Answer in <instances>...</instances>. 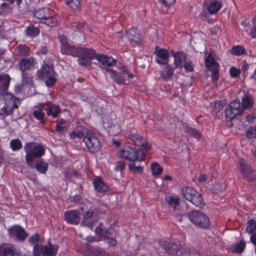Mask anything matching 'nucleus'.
<instances>
[{
    "label": "nucleus",
    "instance_id": "1",
    "mask_svg": "<svg viewBox=\"0 0 256 256\" xmlns=\"http://www.w3.org/2000/svg\"><path fill=\"white\" fill-rule=\"evenodd\" d=\"M26 154L25 159L28 166L34 168L35 158L42 157L45 153V148L42 144L35 145L34 142L26 143L24 146Z\"/></svg>",
    "mask_w": 256,
    "mask_h": 256
},
{
    "label": "nucleus",
    "instance_id": "2",
    "mask_svg": "<svg viewBox=\"0 0 256 256\" xmlns=\"http://www.w3.org/2000/svg\"><path fill=\"white\" fill-rule=\"evenodd\" d=\"M82 138L83 142L90 152H96L100 149V142L92 130L81 127V138Z\"/></svg>",
    "mask_w": 256,
    "mask_h": 256
},
{
    "label": "nucleus",
    "instance_id": "3",
    "mask_svg": "<svg viewBox=\"0 0 256 256\" xmlns=\"http://www.w3.org/2000/svg\"><path fill=\"white\" fill-rule=\"evenodd\" d=\"M146 152L141 148L136 149L131 146H125L116 152L117 156L124 158L131 162L142 161L144 159Z\"/></svg>",
    "mask_w": 256,
    "mask_h": 256
},
{
    "label": "nucleus",
    "instance_id": "4",
    "mask_svg": "<svg viewBox=\"0 0 256 256\" xmlns=\"http://www.w3.org/2000/svg\"><path fill=\"white\" fill-rule=\"evenodd\" d=\"M188 216L190 222L197 227L207 228L210 225V220L208 216L200 210H191L188 213Z\"/></svg>",
    "mask_w": 256,
    "mask_h": 256
},
{
    "label": "nucleus",
    "instance_id": "5",
    "mask_svg": "<svg viewBox=\"0 0 256 256\" xmlns=\"http://www.w3.org/2000/svg\"><path fill=\"white\" fill-rule=\"evenodd\" d=\"M38 74L40 78L46 79L45 83L48 87L52 86L56 80L52 64H44L41 69L38 72Z\"/></svg>",
    "mask_w": 256,
    "mask_h": 256
},
{
    "label": "nucleus",
    "instance_id": "6",
    "mask_svg": "<svg viewBox=\"0 0 256 256\" xmlns=\"http://www.w3.org/2000/svg\"><path fill=\"white\" fill-rule=\"evenodd\" d=\"M96 52L91 48L81 46V66L88 70L92 68V60L98 56Z\"/></svg>",
    "mask_w": 256,
    "mask_h": 256
},
{
    "label": "nucleus",
    "instance_id": "7",
    "mask_svg": "<svg viewBox=\"0 0 256 256\" xmlns=\"http://www.w3.org/2000/svg\"><path fill=\"white\" fill-rule=\"evenodd\" d=\"M59 40L61 44L60 52L63 54L70 55L78 58V62L80 60V50L79 48L70 44L67 42L66 36L64 35H59Z\"/></svg>",
    "mask_w": 256,
    "mask_h": 256
},
{
    "label": "nucleus",
    "instance_id": "8",
    "mask_svg": "<svg viewBox=\"0 0 256 256\" xmlns=\"http://www.w3.org/2000/svg\"><path fill=\"white\" fill-rule=\"evenodd\" d=\"M58 246L48 243L46 246L36 244L33 249L34 256H55Z\"/></svg>",
    "mask_w": 256,
    "mask_h": 256
},
{
    "label": "nucleus",
    "instance_id": "9",
    "mask_svg": "<svg viewBox=\"0 0 256 256\" xmlns=\"http://www.w3.org/2000/svg\"><path fill=\"white\" fill-rule=\"evenodd\" d=\"M243 112L239 100L231 102L225 109L226 117L228 120H231L236 116L242 115Z\"/></svg>",
    "mask_w": 256,
    "mask_h": 256
},
{
    "label": "nucleus",
    "instance_id": "10",
    "mask_svg": "<svg viewBox=\"0 0 256 256\" xmlns=\"http://www.w3.org/2000/svg\"><path fill=\"white\" fill-rule=\"evenodd\" d=\"M160 244L167 254L172 256H177L180 250V245L178 242L168 238L160 242Z\"/></svg>",
    "mask_w": 256,
    "mask_h": 256
},
{
    "label": "nucleus",
    "instance_id": "11",
    "mask_svg": "<svg viewBox=\"0 0 256 256\" xmlns=\"http://www.w3.org/2000/svg\"><path fill=\"white\" fill-rule=\"evenodd\" d=\"M205 64L208 69L212 72L211 77L213 82H216L219 78L218 64L214 60L210 54H208L205 60Z\"/></svg>",
    "mask_w": 256,
    "mask_h": 256
},
{
    "label": "nucleus",
    "instance_id": "12",
    "mask_svg": "<svg viewBox=\"0 0 256 256\" xmlns=\"http://www.w3.org/2000/svg\"><path fill=\"white\" fill-rule=\"evenodd\" d=\"M128 137L136 146L141 147L142 150L145 152L150 149L151 145L142 136L138 133L131 132L129 134Z\"/></svg>",
    "mask_w": 256,
    "mask_h": 256
},
{
    "label": "nucleus",
    "instance_id": "13",
    "mask_svg": "<svg viewBox=\"0 0 256 256\" xmlns=\"http://www.w3.org/2000/svg\"><path fill=\"white\" fill-rule=\"evenodd\" d=\"M106 70L111 73L112 78L118 84H126L125 78L127 74V70L126 69L124 66L120 67V70L121 71L120 72H117L116 71L108 68H106Z\"/></svg>",
    "mask_w": 256,
    "mask_h": 256
},
{
    "label": "nucleus",
    "instance_id": "14",
    "mask_svg": "<svg viewBox=\"0 0 256 256\" xmlns=\"http://www.w3.org/2000/svg\"><path fill=\"white\" fill-rule=\"evenodd\" d=\"M10 236L16 237L19 241H24L28 236L26 230L20 226H14L8 229Z\"/></svg>",
    "mask_w": 256,
    "mask_h": 256
},
{
    "label": "nucleus",
    "instance_id": "15",
    "mask_svg": "<svg viewBox=\"0 0 256 256\" xmlns=\"http://www.w3.org/2000/svg\"><path fill=\"white\" fill-rule=\"evenodd\" d=\"M0 96L6 103L7 108L12 113L13 109L18 108L17 104L19 100L13 95L6 92L0 93Z\"/></svg>",
    "mask_w": 256,
    "mask_h": 256
},
{
    "label": "nucleus",
    "instance_id": "16",
    "mask_svg": "<svg viewBox=\"0 0 256 256\" xmlns=\"http://www.w3.org/2000/svg\"><path fill=\"white\" fill-rule=\"evenodd\" d=\"M154 54L156 56V62L158 64H168L169 56L168 50L156 46Z\"/></svg>",
    "mask_w": 256,
    "mask_h": 256
},
{
    "label": "nucleus",
    "instance_id": "17",
    "mask_svg": "<svg viewBox=\"0 0 256 256\" xmlns=\"http://www.w3.org/2000/svg\"><path fill=\"white\" fill-rule=\"evenodd\" d=\"M254 104V100L251 94L247 91H244L242 97V105H240V108L243 112L246 110L251 108Z\"/></svg>",
    "mask_w": 256,
    "mask_h": 256
},
{
    "label": "nucleus",
    "instance_id": "18",
    "mask_svg": "<svg viewBox=\"0 0 256 256\" xmlns=\"http://www.w3.org/2000/svg\"><path fill=\"white\" fill-rule=\"evenodd\" d=\"M204 4L211 14H216L222 6V0L204 1Z\"/></svg>",
    "mask_w": 256,
    "mask_h": 256
},
{
    "label": "nucleus",
    "instance_id": "19",
    "mask_svg": "<svg viewBox=\"0 0 256 256\" xmlns=\"http://www.w3.org/2000/svg\"><path fill=\"white\" fill-rule=\"evenodd\" d=\"M240 170L243 176L248 180L254 181L256 179V174L250 165L241 163Z\"/></svg>",
    "mask_w": 256,
    "mask_h": 256
},
{
    "label": "nucleus",
    "instance_id": "20",
    "mask_svg": "<svg viewBox=\"0 0 256 256\" xmlns=\"http://www.w3.org/2000/svg\"><path fill=\"white\" fill-rule=\"evenodd\" d=\"M36 62L33 58H23L20 62L18 66L22 72L30 70L34 68Z\"/></svg>",
    "mask_w": 256,
    "mask_h": 256
},
{
    "label": "nucleus",
    "instance_id": "21",
    "mask_svg": "<svg viewBox=\"0 0 256 256\" xmlns=\"http://www.w3.org/2000/svg\"><path fill=\"white\" fill-rule=\"evenodd\" d=\"M81 210L84 212L82 224L86 226L92 228L94 224V222L91 220L94 214L93 209L87 210L86 208L82 206L81 207Z\"/></svg>",
    "mask_w": 256,
    "mask_h": 256
},
{
    "label": "nucleus",
    "instance_id": "22",
    "mask_svg": "<svg viewBox=\"0 0 256 256\" xmlns=\"http://www.w3.org/2000/svg\"><path fill=\"white\" fill-rule=\"evenodd\" d=\"M15 0H0V14H6L12 12V8L4 2H8L10 4H14ZM17 4L22 2V0H16Z\"/></svg>",
    "mask_w": 256,
    "mask_h": 256
},
{
    "label": "nucleus",
    "instance_id": "23",
    "mask_svg": "<svg viewBox=\"0 0 256 256\" xmlns=\"http://www.w3.org/2000/svg\"><path fill=\"white\" fill-rule=\"evenodd\" d=\"M64 219L68 223L77 224L80 222L79 213L78 210L66 211L64 213Z\"/></svg>",
    "mask_w": 256,
    "mask_h": 256
},
{
    "label": "nucleus",
    "instance_id": "24",
    "mask_svg": "<svg viewBox=\"0 0 256 256\" xmlns=\"http://www.w3.org/2000/svg\"><path fill=\"white\" fill-rule=\"evenodd\" d=\"M126 37L131 42L138 43L140 40L139 31L136 28H132L126 32Z\"/></svg>",
    "mask_w": 256,
    "mask_h": 256
},
{
    "label": "nucleus",
    "instance_id": "25",
    "mask_svg": "<svg viewBox=\"0 0 256 256\" xmlns=\"http://www.w3.org/2000/svg\"><path fill=\"white\" fill-rule=\"evenodd\" d=\"M51 14H54V12L48 8H43L36 10L34 16L36 18L40 20V22H42V21L48 18Z\"/></svg>",
    "mask_w": 256,
    "mask_h": 256
},
{
    "label": "nucleus",
    "instance_id": "26",
    "mask_svg": "<svg viewBox=\"0 0 256 256\" xmlns=\"http://www.w3.org/2000/svg\"><path fill=\"white\" fill-rule=\"evenodd\" d=\"M104 126L108 130V132L111 136L118 135L120 132V127L118 124H110L108 121H104Z\"/></svg>",
    "mask_w": 256,
    "mask_h": 256
},
{
    "label": "nucleus",
    "instance_id": "27",
    "mask_svg": "<svg viewBox=\"0 0 256 256\" xmlns=\"http://www.w3.org/2000/svg\"><path fill=\"white\" fill-rule=\"evenodd\" d=\"M10 80L8 74L0 73V93L5 92L7 90Z\"/></svg>",
    "mask_w": 256,
    "mask_h": 256
},
{
    "label": "nucleus",
    "instance_id": "28",
    "mask_svg": "<svg viewBox=\"0 0 256 256\" xmlns=\"http://www.w3.org/2000/svg\"><path fill=\"white\" fill-rule=\"evenodd\" d=\"M172 56L174 57V64L176 68H182L183 62L186 60V54L182 52H178L174 53Z\"/></svg>",
    "mask_w": 256,
    "mask_h": 256
},
{
    "label": "nucleus",
    "instance_id": "29",
    "mask_svg": "<svg viewBox=\"0 0 256 256\" xmlns=\"http://www.w3.org/2000/svg\"><path fill=\"white\" fill-rule=\"evenodd\" d=\"M96 60L104 66H114L116 62V60L112 57L100 54H98V56H96Z\"/></svg>",
    "mask_w": 256,
    "mask_h": 256
},
{
    "label": "nucleus",
    "instance_id": "30",
    "mask_svg": "<svg viewBox=\"0 0 256 256\" xmlns=\"http://www.w3.org/2000/svg\"><path fill=\"white\" fill-rule=\"evenodd\" d=\"M42 106L43 104H41L39 106H36L32 113L33 116L34 117V118L38 120H39L40 123V124L45 123V120L44 119L45 114L43 112L42 108Z\"/></svg>",
    "mask_w": 256,
    "mask_h": 256
},
{
    "label": "nucleus",
    "instance_id": "31",
    "mask_svg": "<svg viewBox=\"0 0 256 256\" xmlns=\"http://www.w3.org/2000/svg\"><path fill=\"white\" fill-rule=\"evenodd\" d=\"M182 192L184 198L190 202H191L193 198L198 192L190 187L184 188Z\"/></svg>",
    "mask_w": 256,
    "mask_h": 256
},
{
    "label": "nucleus",
    "instance_id": "32",
    "mask_svg": "<svg viewBox=\"0 0 256 256\" xmlns=\"http://www.w3.org/2000/svg\"><path fill=\"white\" fill-rule=\"evenodd\" d=\"M246 244L244 241L240 240L238 243L234 244L229 248V251L232 253L240 254L244 250Z\"/></svg>",
    "mask_w": 256,
    "mask_h": 256
},
{
    "label": "nucleus",
    "instance_id": "33",
    "mask_svg": "<svg viewBox=\"0 0 256 256\" xmlns=\"http://www.w3.org/2000/svg\"><path fill=\"white\" fill-rule=\"evenodd\" d=\"M96 190L100 193L106 192L108 190V186L100 178H96L94 181Z\"/></svg>",
    "mask_w": 256,
    "mask_h": 256
},
{
    "label": "nucleus",
    "instance_id": "34",
    "mask_svg": "<svg viewBox=\"0 0 256 256\" xmlns=\"http://www.w3.org/2000/svg\"><path fill=\"white\" fill-rule=\"evenodd\" d=\"M174 74V68L167 65L164 68V72H162L161 76L164 80H170L172 79Z\"/></svg>",
    "mask_w": 256,
    "mask_h": 256
},
{
    "label": "nucleus",
    "instance_id": "35",
    "mask_svg": "<svg viewBox=\"0 0 256 256\" xmlns=\"http://www.w3.org/2000/svg\"><path fill=\"white\" fill-rule=\"evenodd\" d=\"M190 202L195 206L200 208H202L205 205V202L202 196L199 192L193 198V199Z\"/></svg>",
    "mask_w": 256,
    "mask_h": 256
},
{
    "label": "nucleus",
    "instance_id": "36",
    "mask_svg": "<svg viewBox=\"0 0 256 256\" xmlns=\"http://www.w3.org/2000/svg\"><path fill=\"white\" fill-rule=\"evenodd\" d=\"M30 50L26 45L19 46L16 50V54L18 56H26L29 55Z\"/></svg>",
    "mask_w": 256,
    "mask_h": 256
},
{
    "label": "nucleus",
    "instance_id": "37",
    "mask_svg": "<svg viewBox=\"0 0 256 256\" xmlns=\"http://www.w3.org/2000/svg\"><path fill=\"white\" fill-rule=\"evenodd\" d=\"M34 168H36V170L40 172L45 174L48 170V164L42 160H40L36 162V164L35 166H34Z\"/></svg>",
    "mask_w": 256,
    "mask_h": 256
},
{
    "label": "nucleus",
    "instance_id": "38",
    "mask_svg": "<svg viewBox=\"0 0 256 256\" xmlns=\"http://www.w3.org/2000/svg\"><path fill=\"white\" fill-rule=\"evenodd\" d=\"M42 23L49 26H56L58 23V18L54 16V14H51L48 18L42 21Z\"/></svg>",
    "mask_w": 256,
    "mask_h": 256
},
{
    "label": "nucleus",
    "instance_id": "39",
    "mask_svg": "<svg viewBox=\"0 0 256 256\" xmlns=\"http://www.w3.org/2000/svg\"><path fill=\"white\" fill-rule=\"evenodd\" d=\"M182 252L184 256H202L200 252L190 248H186Z\"/></svg>",
    "mask_w": 256,
    "mask_h": 256
},
{
    "label": "nucleus",
    "instance_id": "40",
    "mask_svg": "<svg viewBox=\"0 0 256 256\" xmlns=\"http://www.w3.org/2000/svg\"><path fill=\"white\" fill-rule=\"evenodd\" d=\"M150 170L153 176H158L160 175L162 172V168L158 162H155L152 164Z\"/></svg>",
    "mask_w": 256,
    "mask_h": 256
},
{
    "label": "nucleus",
    "instance_id": "41",
    "mask_svg": "<svg viewBox=\"0 0 256 256\" xmlns=\"http://www.w3.org/2000/svg\"><path fill=\"white\" fill-rule=\"evenodd\" d=\"M128 164V168L129 170L134 173H136L138 174H140L143 172V167L140 166H136L135 164V162H132Z\"/></svg>",
    "mask_w": 256,
    "mask_h": 256
},
{
    "label": "nucleus",
    "instance_id": "42",
    "mask_svg": "<svg viewBox=\"0 0 256 256\" xmlns=\"http://www.w3.org/2000/svg\"><path fill=\"white\" fill-rule=\"evenodd\" d=\"M246 231L248 233H256V220H250L247 222Z\"/></svg>",
    "mask_w": 256,
    "mask_h": 256
},
{
    "label": "nucleus",
    "instance_id": "43",
    "mask_svg": "<svg viewBox=\"0 0 256 256\" xmlns=\"http://www.w3.org/2000/svg\"><path fill=\"white\" fill-rule=\"evenodd\" d=\"M60 110L58 106H52L47 110V114L52 115L53 117L56 118L60 113Z\"/></svg>",
    "mask_w": 256,
    "mask_h": 256
},
{
    "label": "nucleus",
    "instance_id": "44",
    "mask_svg": "<svg viewBox=\"0 0 256 256\" xmlns=\"http://www.w3.org/2000/svg\"><path fill=\"white\" fill-rule=\"evenodd\" d=\"M26 33L27 36L31 37H34L38 34L39 30L38 28L34 26H30L27 28L26 30Z\"/></svg>",
    "mask_w": 256,
    "mask_h": 256
},
{
    "label": "nucleus",
    "instance_id": "45",
    "mask_svg": "<svg viewBox=\"0 0 256 256\" xmlns=\"http://www.w3.org/2000/svg\"><path fill=\"white\" fill-rule=\"evenodd\" d=\"M231 52L232 54L239 56L244 54L246 52V50L243 46H234L232 48Z\"/></svg>",
    "mask_w": 256,
    "mask_h": 256
},
{
    "label": "nucleus",
    "instance_id": "46",
    "mask_svg": "<svg viewBox=\"0 0 256 256\" xmlns=\"http://www.w3.org/2000/svg\"><path fill=\"white\" fill-rule=\"evenodd\" d=\"M65 2L73 10H79L80 2L78 0H65Z\"/></svg>",
    "mask_w": 256,
    "mask_h": 256
},
{
    "label": "nucleus",
    "instance_id": "47",
    "mask_svg": "<svg viewBox=\"0 0 256 256\" xmlns=\"http://www.w3.org/2000/svg\"><path fill=\"white\" fill-rule=\"evenodd\" d=\"M10 145L12 149L14 151L18 150L22 147V143L18 139L12 140L10 142Z\"/></svg>",
    "mask_w": 256,
    "mask_h": 256
},
{
    "label": "nucleus",
    "instance_id": "48",
    "mask_svg": "<svg viewBox=\"0 0 256 256\" xmlns=\"http://www.w3.org/2000/svg\"><path fill=\"white\" fill-rule=\"evenodd\" d=\"M246 136L250 139L256 138V126L248 128L246 132Z\"/></svg>",
    "mask_w": 256,
    "mask_h": 256
},
{
    "label": "nucleus",
    "instance_id": "49",
    "mask_svg": "<svg viewBox=\"0 0 256 256\" xmlns=\"http://www.w3.org/2000/svg\"><path fill=\"white\" fill-rule=\"evenodd\" d=\"M168 204L176 210V206L179 204V199L172 196L170 197L168 201Z\"/></svg>",
    "mask_w": 256,
    "mask_h": 256
},
{
    "label": "nucleus",
    "instance_id": "50",
    "mask_svg": "<svg viewBox=\"0 0 256 256\" xmlns=\"http://www.w3.org/2000/svg\"><path fill=\"white\" fill-rule=\"evenodd\" d=\"M226 104L225 102H216L214 106V110L216 112H220V110H223L224 106Z\"/></svg>",
    "mask_w": 256,
    "mask_h": 256
},
{
    "label": "nucleus",
    "instance_id": "51",
    "mask_svg": "<svg viewBox=\"0 0 256 256\" xmlns=\"http://www.w3.org/2000/svg\"><path fill=\"white\" fill-rule=\"evenodd\" d=\"M230 73L231 77L237 78L239 76L240 73V70L234 67H232L230 70Z\"/></svg>",
    "mask_w": 256,
    "mask_h": 256
},
{
    "label": "nucleus",
    "instance_id": "52",
    "mask_svg": "<svg viewBox=\"0 0 256 256\" xmlns=\"http://www.w3.org/2000/svg\"><path fill=\"white\" fill-rule=\"evenodd\" d=\"M188 133L193 136L196 138H200L201 137V134L198 130L194 128H190L188 129Z\"/></svg>",
    "mask_w": 256,
    "mask_h": 256
},
{
    "label": "nucleus",
    "instance_id": "53",
    "mask_svg": "<svg viewBox=\"0 0 256 256\" xmlns=\"http://www.w3.org/2000/svg\"><path fill=\"white\" fill-rule=\"evenodd\" d=\"M158 2L160 3L165 7H170L175 3L176 0H158Z\"/></svg>",
    "mask_w": 256,
    "mask_h": 256
},
{
    "label": "nucleus",
    "instance_id": "54",
    "mask_svg": "<svg viewBox=\"0 0 256 256\" xmlns=\"http://www.w3.org/2000/svg\"><path fill=\"white\" fill-rule=\"evenodd\" d=\"M184 66L186 72H192L194 70V65L191 60L186 61Z\"/></svg>",
    "mask_w": 256,
    "mask_h": 256
},
{
    "label": "nucleus",
    "instance_id": "55",
    "mask_svg": "<svg viewBox=\"0 0 256 256\" xmlns=\"http://www.w3.org/2000/svg\"><path fill=\"white\" fill-rule=\"evenodd\" d=\"M125 166V162L123 161L120 160L116 163V166H115L114 169L116 171H122L124 168Z\"/></svg>",
    "mask_w": 256,
    "mask_h": 256
},
{
    "label": "nucleus",
    "instance_id": "56",
    "mask_svg": "<svg viewBox=\"0 0 256 256\" xmlns=\"http://www.w3.org/2000/svg\"><path fill=\"white\" fill-rule=\"evenodd\" d=\"M22 76L24 82H27L28 84H31L32 82V78L29 76L28 74L22 72Z\"/></svg>",
    "mask_w": 256,
    "mask_h": 256
},
{
    "label": "nucleus",
    "instance_id": "57",
    "mask_svg": "<svg viewBox=\"0 0 256 256\" xmlns=\"http://www.w3.org/2000/svg\"><path fill=\"white\" fill-rule=\"evenodd\" d=\"M39 240V236L38 234H36L32 235L28 240V242L31 244H36Z\"/></svg>",
    "mask_w": 256,
    "mask_h": 256
},
{
    "label": "nucleus",
    "instance_id": "58",
    "mask_svg": "<svg viewBox=\"0 0 256 256\" xmlns=\"http://www.w3.org/2000/svg\"><path fill=\"white\" fill-rule=\"evenodd\" d=\"M102 226H102V224H100L98 226L96 227V228L95 229V232L97 234L100 235V236H102L104 230L102 228Z\"/></svg>",
    "mask_w": 256,
    "mask_h": 256
},
{
    "label": "nucleus",
    "instance_id": "59",
    "mask_svg": "<svg viewBox=\"0 0 256 256\" xmlns=\"http://www.w3.org/2000/svg\"><path fill=\"white\" fill-rule=\"evenodd\" d=\"M256 119V117L254 114H248L246 117V120L249 123V124L254 123V121Z\"/></svg>",
    "mask_w": 256,
    "mask_h": 256
},
{
    "label": "nucleus",
    "instance_id": "60",
    "mask_svg": "<svg viewBox=\"0 0 256 256\" xmlns=\"http://www.w3.org/2000/svg\"><path fill=\"white\" fill-rule=\"evenodd\" d=\"M252 236L250 238V242L253 244L255 246V248L256 247V233H250Z\"/></svg>",
    "mask_w": 256,
    "mask_h": 256
},
{
    "label": "nucleus",
    "instance_id": "61",
    "mask_svg": "<svg viewBox=\"0 0 256 256\" xmlns=\"http://www.w3.org/2000/svg\"><path fill=\"white\" fill-rule=\"evenodd\" d=\"M104 237L109 239L112 236V234L109 230H104L102 236Z\"/></svg>",
    "mask_w": 256,
    "mask_h": 256
},
{
    "label": "nucleus",
    "instance_id": "62",
    "mask_svg": "<svg viewBox=\"0 0 256 256\" xmlns=\"http://www.w3.org/2000/svg\"><path fill=\"white\" fill-rule=\"evenodd\" d=\"M210 31L212 34H216L220 32V28L219 26H214L212 28H211Z\"/></svg>",
    "mask_w": 256,
    "mask_h": 256
},
{
    "label": "nucleus",
    "instance_id": "63",
    "mask_svg": "<svg viewBox=\"0 0 256 256\" xmlns=\"http://www.w3.org/2000/svg\"><path fill=\"white\" fill-rule=\"evenodd\" d=\"M70 136L71 138H74L76 137H78V138H80V132H72L70 133Z\"/></svg>",
    "mask_w": 256,
    "mask_h": 256
},
{
    "label": "nucleus",
    "instance_id": "64",
    "mask_svg": "<svg viewBox=\"0 0 256 256\" xmlns=\"http://www.w3.org/2000/svg\"><path fill=\"white\" fill-rule=\"evenodd\" d=\"M108 243L110 244L112 246H114L116 244V240L112 238V236L109 238V239H108Z\"/></svg>",
    "mask_w": 256,
    "mask_h": 256
}]
</instances>
